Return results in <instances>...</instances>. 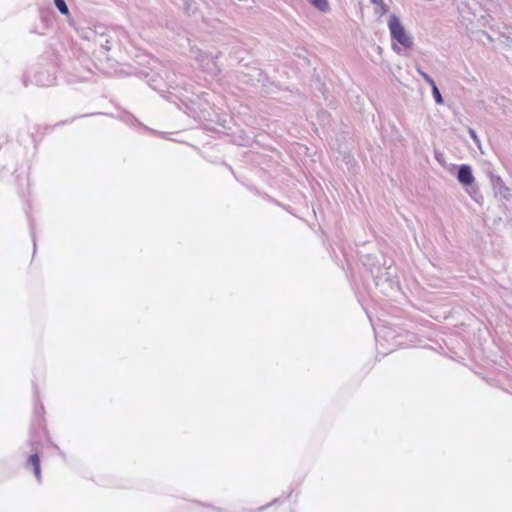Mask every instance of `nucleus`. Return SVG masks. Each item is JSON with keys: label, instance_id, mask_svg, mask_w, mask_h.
I'll list each match as a JSON object with an SVG mask.
<instances>
[{"label": "nucleus", "instance_id": "nucleus-1", "mask_svg": "<svg viewBox=\"0 0 512 512\" xmlns=\"http://www.w3.org/2000/svg\"><path fill=\"white\" fill-rule=\"evenodd\" d=\"M388 28L391 37L404 48H411L413 45L412 37L407 33L403 24L396 15H390L388 19Z\"/></svg>", "mask_w": 512, "mask_h": 512}, {"label": "nucleus", "instance_id": "nucleus-2", "mask_svg": "<svg viewBox=\"0 0 512 512\" xmlns=\"http://www.w3.org/2000/svg\"><path fill=\"white\" fill-rule=\"evenodd\" d=\"M457 178L458 181L463 185H471L474 182L471 168L468 165L460 166Z\"/></svg>", "mask_w": 512, "mask_h": 512}, {"label": "nucleus", "instance_id": "nucleus-3", "mask_svg": "<svg viewBox=\"0 0 512 512\" xmlns=\"http://www.w3.org/2000/svg\"><path fill=\"white\" fill-rule=\"evenodd\" d=\"M29 464L33 468V472L38 480H40V461L37 454H33L30 456L28 460Z\"/></svg>", "mask_w": 512, "mask_h": 512}, {"label": "nucleus", "instance_id": "nucleus-4", "mask_svg": "<svg viewBox=\"0 0 512 512\" xmlns=\"http://www.w3.org/2000/svg\"><path fill=\"white\" fill-rule=\"evenodd\" d=\"M311 3L320 11L326 12L329 9V3L327 0H311Z\"/></svg>", "mask_w": 512, "mask_h": 512}, {"label": "nucleus", "instance_id": "nucleus-5", "mask_svg": "<svg viewBox=\"0 0 512 512\" xmlns=\"http://www.w3.org/2000/svg\"><path fill=\"white\" fill-rule=\"evenodd\" d=\"M54 3L62 14H68L69 10L64 0H54Z\"/></svg>", "mask_w": 512, "mask_h": 512}, {"label": "nucleus", "instance_id": "nucleus-6", "mask_svg": "<svg viewBox=\"0 0 512 512\" xmlns=\"http://www.w3.org/2000/svg\"><path fill=\"white\" fill-rule=\"evenodd\" d=\"M431 88H432L433 96L435 98L436 103L442 104L443 98H442L441 93H440L439 89L437 88L436 84H433V86H431Z\"/></svg>", "mask_w": 512, "mask_h": 512}, {"label": "nucleus", "instance_id": "nucleus-7", "mask_svg": "<svg viewBox=\"0 0 512 512\" xmlns=\"http://www.w3.org/2000/svg\"><path fill=\"white\" fill-rule=\"evenodd\" d=\"M419 73L430 86H433V84H435L434 80L428 74H426L423 71H419Z\"/></svg>", "mask_w": 512, "mask_h": 512}, {"label": "nucleus", "instance_id": "nucleus-8", "mask_svg": "<svg viewBox=\"0 0 512 512\" xmlns=\"http://www.w3.org/2000/svg\"><path fill=\"white\" fill-rule=\"evenodd\" d=\"M470 135L472 136V138L476 141L477 140V136L475 134V132L473 130H470Z\"/></svg>", "mask_w": 512, "mask_h": 512}]
</instances>
